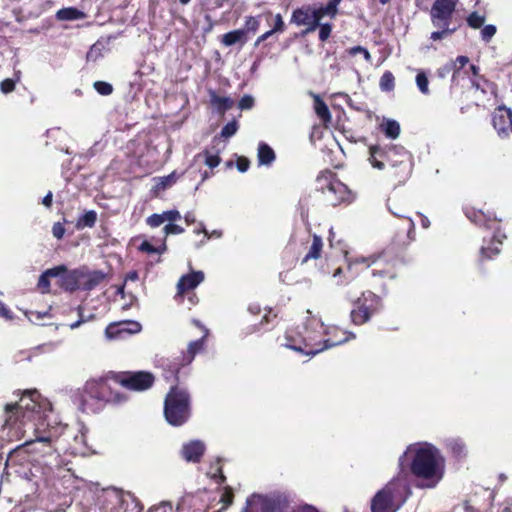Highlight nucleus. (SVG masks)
Masks as SVG:
<instances>
[{"label":"nucleus","instance_id":"22","mask_svg":"<svg viewBox=\"0 0 512 512\" xmlns=\"http://www.w3.org/2000/svg\"><path fill=\"white\" fill-rule=\"evenodd\" d=\"M211 103L222 112L229 110L233 106V100L229 97H220L215 92H211Z\"/></svg>","mask_w":512,"mask_h":512},{"label":"nucleus","instance_id":"7","mask_svg":"<svg viewBox=\"0 0 512 512\" xmlns=\"http://www.w3.org/2000/svg\"><path fill=\"white\" fill-rule=\"evenodd\" d=\"M116 395L109 378L88 380L81 393L82 406L89 405L92 401H113Z\"/></svg>","mask_w":512,"mask_h":512},{"label":"nucleus","instance_id":"37","mask_svg":"<svg viewBox=\"0 0 512 512\" xmlns=\"http://www.w3.org/2000/svg\"><path fill=\"white\" fill-rule=\"evenodd\" d=\"M341 0H331L328 2L327 5H325V12L327 14L328 17L330 18H335L337 13H338V7H339V4H340Z\"/></svg>","mask_w":512,"mask_h":512},{"label":"nucleus","instance_id":"57","mask_svg":"<svg viewBox=\"0 0 512 512\" xmlns=\"http://www.w3.org/2000/svg\"><path fill=\"white\" fill-rule=\"evenodd\" d=\"M273 35V31L269 30V31H266L265 33H263L261 36H259L257 38V40L255 41V46H258L261 42L267 40L270 36Z\"/></svg>","mask_w":512,"mask_h":512},{"label":"nucleus","instance_id":"13","mask_svg":"<svg viewBox=\"0 0 512 512\" xmlns=\"http://www.w3.org/2000/svg\"><path fill=\"white\" fill-rule=\"evenodd\" d=\"M142 325L134 320H123L110 323L105 329V336L110 339H120L125 336L140 333Z\"/></svg>","mask_w":512,"mask_h":512},{"label":"nucleus","instance_id":"31","mask_svg":"<svg viewBox=\"0 0 512 512\" xmlns=\"http://www.w3.org/2000/svg\"><path fill=\"white\" fill-rule=\"evenodd\" d=\"M416 84L421 91V93L427 95L429 93V81L428 77L424 72H419L416 76Z\"/></svg>","mask_w":512,"mask_h":512},{"label":"nucleus","instance_id":"58","mask_svg":"<svg viewBox=\"0 0 512 512\" xmlns=\"http://www.w3.org/2000/svg\"><path fill=\"white\" fill-rule=\"evenodd\" d=\"M52 198H53V195H52V192L49 191L46 196L43 198L42 200V204L47 207V208H50L51 205H52Z\"/></svg>","mask_w":512,"mask_h":512},{"label":"nucleus","instance_id":"33","mask_svg":"<svg viewBox=\"0 0 512 512\" xmlns=\"http://www.w3.org/2000/svg\"><path fill=\"white\" fill-rule=\"evenodd\" d=\"M238 130V123L236 120H233L229 123H227L221 130V137L223 138H230L233 135L236 134Z\"/></svg>","mask_w":512,"mask_h":512},{"label":"nucleus","instance_id":"61","mask_svg":"<svg viewBox=\"0 0 512 512\" xmlns=\"http://www.w3.org/2000/svg\"><path fill=\"white\" fill-rule=\"evenodd\" d=\"M127 280H131V281H135L138 279V273L133 271V272H130L127 274V277H126Z\"/></svg>","mask_w":512,"mask_h":512},{"label":"nucleus","instance_id":"40","mask_svg":"<svg viewBox=\"0 0 512 512\" xmlns=\"http://www.w3.org/2000/svg\"><path fill=\"white\" fill-rule=\"evenodd\" d=\"M349 54L354 56L356 54L363 55L367 62L371 61V54L369 51L362 46H355L349 49Z\"/></svg>","mask_w":512,"mask_h":512},{"label":"nucleus","instance_id":"34","mask_svg":"<svg viewBox=\"0 0 512 512\" xmlns=\"http://www.w3.org/2000/svg\"><path fill=\"white\" fill-rule=\"evenodd\" d=\"M496 32H497V28L495 25H492V24L485 25L481 29V32H480L481 38L483 41L489 42L494 37Z\"/></svg>","mask_w":512,"mask_h":512},{"label":"nucleus","instance_id":"1","mask_svg":"<svg viewBox=\"0 0 512 512\" xmlns=\"http://www.w3.org/2000/svg\"><path fill=\"white\" fill-rule=\"evenodd\" d=\"M408 454L413 455L410 465L411 472L421 479L420 486L424 488L435 487L444 474V460L439 451L429 444L411 446L399 459L400 466L403 465V457Z\"/></svg>","mask_w":512,"mask_h":512},{"label":"nucleus","instance_id":"2","mask_svg":"<svg viewBox=\"0 0 512 512\" xmlns=\"http://www.w3.org/2000/svg\"><path fill=\"white\" fill-rule=\"evenodd\" d=\"M40 395L36 390H28L24 392L20 399L14 403H8L4 410V425L8 427V437L12 439H20L24 435L22 427L26 421H30L36 414L40 413L41 404L39 403Z\"/></svg>","mask_w":512,"mask_h":512},{"label":"nucleus","instance_id":"4","mask_svg":"<svg viewBox=\"0 0 512 512\" xmlns=\"http://www.w3.org/2000/svg\"><path fill=\"white\" fill-rule=\"evenodd\" d=\"M458 0H435L430 9V19L432 25L438 30L430 35L433 41L442 40L452 35L457 28L451 27L453 14L455 12Z\"/></svg>","mask_w":512,"mask_h":512},{"label":"nucleus","instance_id":"32","mask_svg":"<svg viewBox=\"0 0 512 512\" xmlns=\"http://www.w3.org/2000/svg\"><path fill=\"white\" fill-rule=\"evenodd\" d=\"M139 249L141 251L147 252V253H158V254H161L164 251H166L167 247H166V244L164 242L162 243L161 246L154 247L148 241H144V242L141 243Z\"/></svg>","mask_w":512,"mask_h":512},{"label":"nucleus","instance_id":"21","mask_svg":"<svg viewBox=\"0 0 512 512\" xmlns=\"http://www.w3.org/2000/svg\"><path fill=\"white\" fill-rule=\"evenodd\" d=\"M322 247H323V242H322L321 237L318 235H314L312 245H311L308 253L304 257L303 262H306L310 259H318L321 254Z\"/></svg>","mask_w":512,"mask_h":512},{"label":"nucleus","instance_id":"29","mask_svg":"<svg viewBox=\"0 0 512 512\" xmlns=\"http://www.w3.org/2000/svg\"><path fill=\"white\" fill-rule=\"evenodd\" d=\"M259 26H260V16H258V17L249 16V17H246L245 25L242 30H245V35L248 32L255 33L259 29Z\"/></svg>","mask_w":512,"mask_h":512},{"label":"nucleus","instance_id":"63","mask_svg":"<svg viewBox=\"0 0 512 512\" xmlns=\"http://www.w3.org/2000/svg\"><path fill=\"white\" fill-rule=\"evenodd\" d=\"M70 277H71V274L67 276L65 283H64L66 289H69V290H70V286H73V284H74V281L71 280Z\"/></svg>","mask_w":512,"mask_h":512},{"label":"nucleus","instance_id":"27","mask_svg":"<svg viewBox=\"0 0 512 512\" xmlns=\"http://www.w3.org/2000/svg\"><path fill=\"white\" fill-rule=\"evenodd\" d=\"M380 88L383 91H391L395 86V78L389 71L385 72L380 78Z\"/></svg>","mask_w":512,"mask_h":512},{"label":"nucleus","instance_id":"64","mask_svg":"<svg viewBox=\"0 0 512 512\" xmlns=\"http://www.w3.org/2000/svg\"><path fill=\"white\" fill-rule=\"evenodd\" d=\"M470 70L472 71V74H473L474 76H478V74H479V68H478L477 66H475V65H471V66H470Z\"/></svg>","mask_w":512,"mask_h":512},{"label":"nucleus","instance_id":"51","mask_svg":"<svg viewBox=\"0 0 512 512\" xmlns=\"http://www.w3.org/2000/svg\"><path fill=\"white\" fill-rule=\"evenodd\" d=\"M455 69V63H447L442 68L438 70V75L440 77H445L447 74H449L451 71L454 72Z\"/></svg>","mask_w":512,"mask_h":512},{"label":"nucleus","instance_id":"39","mask_svg":"<svg viewBox=\"0 0 512 512\" xmlns=\"http://www.w3.org/2000/svg\"><path fill=\"white\" fill-rule=\"evenodd\" d=\"M232 501H233L232 490L230 488H226L220 498V502L223 503L221 510H225L229 505L232 504Z\"/></svg>","mask_w":512,"mask_h":512},{"label":"nucleus","instance_id":"41","mask_svg":"<svg viewBox=\"0 0 512 512\" xmlns=\"http://www.w3.org/2000/svg\"><path fill=\"white\" fill-rule=\"evenodd\" d=\"M204 157H205V160H204L205 164L210 168H214V167L218 166L220 163V157L218 155H214V154H210L209 152H205Z\"/></svg>","mask_w":512,"mask_h":512},{"label":"nucleus","instance_id":"6","mask_svg":"<svg viewBox=\"0 0 512 512\" xmlns=\"http://www.w3.org/2000/svg\"><path fill=\"white\" fill-rule=\"evenodd\" d=\"M317 189L322 192L324 201L336 206L349 198V190L345 184L335 178L330 171H324L316 179Z\"/></svg>","mask_w":512,"mask_h":512},{"label":"nucleus","instance_id":"42","mask_svg":"<svg viewBox=\"0 0 512 512\" xmlns=\"http://www.w3.org/2000/svg\"><path fill=\"white\" fill-rule=\"evenodd\" d=\"M164 222H165V218H164L163 213L162 214H153V215L149 216L147 219V223L151 227H159Z\"/></svg>","mask_w":512,"mask_h":512},{"label":"nucleus","instance_id":"59","mask_svg":"<svg viewBox=\"0 0 512 512\" xmlns=\"http://www.w3.org/2000/svg\"><path fill=\"white\" fill-rule=\"evenodd\" d=\"M184 218H185V221H186L188 224H190V223H194V222H195V215H194V213H192V212H188V213H186V215H185V217H184Z\"/></svg>","mask_w":512,"mask_h":512},{"label":"nucleus","instance_id":"43","mask_svg":"<svg viewBox=\"0 0 512 512\" xmlns=\"http://www.w3.org/2000/svg\"><path fill=\"white\" fill-rule=\"evenodd\" d=\"M183 232H184V229L181 226L173 224V223H169L164 227L165 237L170 234H181Z\"/></svg>","mask_w":512,"mask_h":512},{"label":"nucleus","instance_id":"23","mask_svg":"<svg viewBox=\"0 0 512 512\" xmlns=\"http://www.w3.org/2000/svg\"><path fill=\"white\" fill-rule=\"evenodd\" d=\"M382 129L385 135L391 139L398 138L400 134V125L395 120H387L382 124Z\"/></svg>","mask_w":512,"mask_h":512},{"label":"nucleus","instance_id":"62","mask_svg":"<svg viewBox=\"0 0 512 512\" xmlns=\"http://www.w3.org/2000/svg\"><path fill=\"white\" fill-rule=\"evenodd\" d=\"M293 512H317V510L314 509L313 507L307 506Z\"/></svg>","mask_w":512,"mask_h":512},{"label":"nucleus","instance_id":"46","mask_svg":"<svg viewBox=\"0 0 512 512\" xmlns=\"http://www.w3.org/2000/svg\"><path fill=\"white\" fill-rule=\"evenodd\" d=\"M254 104V99L250 95H245L239 101V108L241 110L250 109Z\"/></svg>","mask_w":512,"mask_h":512},{"label":"nucleus","instance_id":"5","mask_svg":"<svg viewBox=\"0 0 512 512\" xmlns=\"http://www.w3.org/2000/svg\"><path fill=\"white\" fill-rule=\"evenodd\" d=\"M165 418L171 425L180 426L190 416L189 395L185 390L171 388L164 403Z\"/></svg>","mask_w":512,"mask_h":512},{"label":"nucleus","instance_id":"14","mask_svg":"<svg viewBox=\"0 0 512 512\" xmlns=\"http://www.w3.org/2000/svg\"><path fill=\"white\" fill-rule=\"evenodd\" d=\"M392 155H399L402 158H405L407 153L403 147L394 146V147L389 148L387 151H382L379 147L372 146V147H370L369 161L374 168L381 170L385 167V164L383 161L378 160L377 157L379 156L381 158H384L387 162H389L394 167L395 164L392 162Z\"/></svg>","mask_w":512,"mask_h":512},{"label":"nucleus","instance_id":"30","mask_svg":"<svg viewBox=\"0 0 512 512\" xmlns=\"http://www.w3.org/2000/svg\"><path fill=\"white\" fill-rule=\"evenodd\" d=\"M97 219V215L94 211L86 212L78 221V226L92 227Z\"/></svg>","mask_w":512,"mask_h":512},{"label":"nucleus","instance_id":"12","mask_svg":"<svg viewBox=\"0 0 512 512\" xmlns=\"http://www.w3.org/2000/svg\"><path fill=\"white\" fill-rule=\"evenodd\" d=\"M290 21L297 26H305L306 29L303 32L304 34L315 31L319 26L313 5H303L302 7L295 9L292 12Z\"/></svg>","mask_w":512,"mask_h":512},{"label":"nucleus","instance_id":"45","mask_svg":"<svg viewBox=\"0 0 512 512\" xmlns=\"http://www.w3.org/2000/svg\"><path fill=\"white\" fill-rule=\"evenodd\" d=\"M274 19V27L271 29V31H273V34L283 32L285 30V23L283 21L281 14H277Z\"/></svg>","mask_w":512,"mask_h":512},{"label":"nucleus","instance_id":"19","mask_svg":"<svg viewBox=\"0 0 512 512\" xmlns=\"http://www.w3.org/2000/svg\"><path fill=\"white\" fill-rule=\"evenodd\" d=\"M314 98V110L317 116L324 124L331 121V113L326 103L320 98L319 95L311 94Z\"/></svg>","mask_w":512,"mask_h":512},{"label":"nucleus","instance_id":"9","mask_svg":"<svg viewBox=\"0 0 512 512\" xmlns=\"http://www.w3.org/2000/svg\"><path fill=\"white\" fill-rule=\"evenodd\" d=\"M285 497L252 495L247 499L246 506L242 512H284L287 508Z\"/></svg>","mask_w":512,"mask_h":512},{"label":"nucleus","instance_id":"54","mask_svg":"<svg viewBox=\"0 0 512 512\" xmlns=\"http://www.w3.org/2000/svg\"><path fill=\"white\" fill-rule=\"evenodd\" d=\"M64 271H66L65 266H58V267H54L52 269H48L45 272L49 275V277H56L61 272H64Z\"/></svg>","mask_w":512,"mask_h":512},{"label":"nucleus","instance_id":"8","mask_svg":"<svg viewBox=\"0 0 512 512\" xmlns=\"http://www.w3.org/2000/svg\"><path fill=\"white\" fill-rule=\"evenodd\" d=\"M355 307L350 313L351 320L356 325L369 321L372 314L380 307V298L371 291L363 292L354 302Z\"/></svg>","mask_w":512,"mask_h":512},{"label":"nucleus","instance_id":"36","mask_svg":"<svg viewBox=\"0 0 512 512\" xmlns=\"http://www.w3.org/2000/svg\"><path fill=\"white\" fill-rule=\"evenodd\" d=\"M175 181H176V174H175V172H173L167 176L159 178L158 182L156 184V188L157 189H165V188L169 187L170 185H172Z\"/></svg>","mask_w":512,"mask_h":512},{"label":"nucleus","instance_id":"20","mask_svg":"<svg viewBox=\"0 0 512 512\" xmlns=\"http://www.w3.org/2000/svg\"><path fill=\"white\" fill-rule=\"evenodd\" d=\"M275 160L273 149L265 143L258 147V162L260 165H270Z\"/></svg>","mask_w":512,"mask_h":512},{"label":"nucleus","instance_id":"3","mask_svg":"<svg viewBox=\"0 0 512 512\" xmlns=\"http://www.w3.org/2000/svg\"><path fill=\"white\" fill-rule=\"evenodd\" d=\"M410 494L407 481L395 478L379 491L372 500V512H396Z\"/></svg>","mask_w":512,"mask_h":512},{"label":"nucleus","instance_id":"10","mask_svg":"<svg viewBox=\"0 0 512 512\" xmlns=\"http://www.w3.org/2000/svg\"><path fill=\"white\" fill-rule=\"evenodd\" d=\"M113 381L135 391H142L150 388L154 382V377L148 372H126L117 375Z\"/></svg>","mask_w":512,"mask_h":512},{"label":"nucleus","instance_id":"55","mask_svg":"<svg viewBox=\"0 0 512 512\" xmlns=\"http://www.w3.org/2000/svg\"><path fill=\"white\" fill-rule=\"evenodd\" d=\"M488 251L491 252L493 255H497L500 250L498 247H494V248H485V247H482L481 249V254L483 257H486V258H491L492 255L491 254H488Z\"/></svg>","mask_w":512,"mask_h":512},{"label":"nucleus","instance_id":"25","mask_svg":"<svg viewBox=\"0 0 512 512\" xmlns=\"http://www.w3.org/2000/svg\"><path fill=\"white\" fill-rule=\"evenodd\" d=\"M80 11L77 10L76 8H63V9H60L57 14H56V17L57 19L59 20H75V19H78L79 16H80Z\"/></svg>","mask_w":512,"mask_h":512},{"label":"nucleus","instance_id":"18","mask_svg":"<svg viewBox=\"0 0 512 512\" xmlns=\"http://www.w3.org/2000/svg\"><path fill=\"white\" fill-rule=\"evenodd\" d=\"M247 36L245 35V30L237 29L230 31L224 34L221 38V43L224 46H232L236 43H241L242 45L246 43Z\"/></svg>","mask_w":512,"mask_h":512},{"label":"nucleus","instance_id":"52","mask_svg":"<svg viewBox=\"0 0 512 512\" xmlns=\"http://www.w3.org/2000/svg\"><path fill=\"white\" fill-rule=\"evenodd\" d=\"M149 512H172V507L167 503H162L157 507L151 508Z\"/></svg>","mask_w":512,"mask_h":512},{"label":"nucleus","instance_id":"26","mask_svg":"<svg viewBox=\"0 0 512 512\" xmlns=\"http://www.w3.org/2000/svg\"><path fill=\"white\" fill-rule=\"evenodd\" d=\"M207 334H208V331L205 330V334L201 339L189 343V345H188V354H189L188 362H191L192 359L194 358V356L196 355V353L203 349L204 339L207 336Z\"/></svg>","mask_w":512,"mask_h":512},{"label":"nucleus","instance_id":"56","mask_svg":"<svg viewBox=\"0 0 512 512\" xmlns=\"http://www.w3.org/2000/svg\"><path fill=\"white\" fill-rule=\"evenodd\" d=\"M325 7L324 6H320V7H315L314 6V12L317 16V22L320 23L321 19L325 16H327L326 12H325Z\"/></svg>","mask_w":512,"mask_h":512},{"label":"nucleus","instance_id":"17","mask_svg":"<svg viewBox=\"0 0 512 512\" xmlns=\"http://www.w3.org/2000/svg\"><path fill=\"white\" fill-rule=\"evenodd\" d=\"M203 280L204 274L201 271L182 276L177 284L178 293L183 294L185 291L194 289Z\"/></svg>","mask_w":512,"mask_h":512},{"label":"nucleus","instance_id":"50","mask_svg":"<svg viewBox=\"0 0 512 512\" xmlns=\"http://www.w3.org/2000/svg\"><path fill=\"white\" fill-rule=\"evenodd\" d=\"M15 81L13 79H5L2 81V93H9L14 90Z\"/></svg>","mask_w":512,"mask_h":512},{"label":"nucleus","instance_id":"11","mask_svg":"<svg viewBox=\"0 0 512 512\" xmlns=\"http://www.w3.org/2000/svg\"><path fill=\"white\" fill-rule=\"evenodd\" d=\"M106 275L101 271H81L74 270L71 273L70 279L74 281L73 286H70V290L81 288L83 290H92L98 286Z\"/></svg>","mask_w":512,"mask_h":512},{"label":"nucleus","instance_id":"47","mask_svg":"<svg viewBox=\"0 0 512 512\" xmlns=\"http://www.w3.org/2000/svg\"><path fill=\"white\" fill-rule=\"evenodd\" d=\"M468 62H469V58L467 56H458L455 61L451 62V63H455L453 78L455 77L458 70L461 69L462 67H464Z\"/></svg>","mask_w":512,"mask_h":512},{"label":"nucleus","instance_id":"35","mask_svg":"<svg viewBox=\"0 0 512 512\" xmlns=\"http://www.w3.org/2000/svg\"><path fill=\"white\" fill-rule=\"evenodd\" d=\"M95 90L101 95H110L113 92V87L110 83L104 81H96L94 83Z\"/></svg>","mask_w":512,"mask_h":512},{"label":"nucleus","instance_id":"24","mask_svg":"<svg viewBox=\"0 0 512 512\" xmlns=\"http://www.w3.org/2000/svg\"><path fill=\"white\" fill-rule=\"evenodd\" d=\"M348 339H349V337H347V336H345V337H343L341 339H337V340L326 339L324 341V346L323 347L311 349L309 351H306L305 354L306 355H310V356H314V355L318 354L319 352L323 351L324 349L331 348V347H334L336 345L342 344V343L348 341Z\"/></svg>","mask_w":512,"mask_h":512},{"label":"nucleus","instance_id":"48","mask_svg":"<svg viewBox=\"0 0 512 512\" xmlns=\"http://www.w3.org/2000/svg\"><path fill=\"white\" fill-rule=\"evenodd\" d=\"M52 234L55 238L62 239L65 234L64 226L60 222L54 223L52 227Z\"/></svg>","mask_w":512,"mask_h":512},{"label":"nucleus","instance_id":"53","mask_svg":"<svg viewBox=\"0 0 512 512\" xmlns=\"http://www.w3.org/2000/svg\"><path fill=\"white\" fill-rule=\"evenodd\" d=\"M237 168L240 172H245L249 168V161L246 158H239L237 160Z\"/></svg>","mask_w":512,"mask_h":512},{"label":"nucleus","instance_id":"15","mask_svg":"<svg viewBox=\"0 0 512 512\" xmlns=\"http://www.w3.org/2000/svg\"><path fill=\"white\" fill-rule=\"evenodd\" d=\"M493 126L502 138L508 137L512 132V110L499 107L493 114Z\"/></svg>","mask_w":512,"mask_h":512},{"label":"nucleus","instance_id":"28","mask_svg":"<svg viewBox=\"0 0 512 512\" xmlns=\"http://www.w3.org/2000/svg\"><path fill=\"white\" fill-rule=\"evenodd\" d=\"M485 22V16L483 15H480L479 13L477 12H473L471 13L468 17H467V24L473 28V29H479L483 26Z\"/></svg>","mask_w":512,"mask_h":512},{"label":"nucleus","instance_id":"38","mask_svg":"<svg viewBox=\"0 0 512 512\" xmlns=\"http://www.w3.org/2000/svg\"><path fill=\"white\" fill-rule=\"evenodd\" d=\"M319 39L321 41H326L331 34L332 31V25L329 23L321 24L319 23Z\"/></svg>","mask_w":512,"mask_h":512},{"label":"nucleus","instance_id":"44","mask_svg":"<svg viewBox=\"0 0 512 512\" xmlns=\"http://www.w3.org/2000/svg\"><path fill=\"white\" fill-rule=\"evenodd\" d=\"M38 287L42 290L43 293L48 292L49 287H50V282H49V275L46 272L41 274V276L39 277Z\"/></svg>","mask_w":512,"mask_h":512},{"label":"nucleus","instance_id":"60","mask_svg":"<svg viewBox=\"0 0 512 512\" xmlns=\"http://www.w3.org/2000/svg\"><path fill=\"white\" fill-rule=\"evenodd\" d=\"M219 474L220 481L223 482L225 480V476L222 474L221 468H217L216 472L212 474V478H216Z\"/></svg>","mask_w":512,"mask_h":512},{"label":"nucleus","instance_id":"49","mask_svg":"<svg viewBox=\"0 0 512 512\" xmlns=\"http://www.w3.org/2000/svg\"><path fill=\"white\" fill-rule=\"evenodd\" d=\"M163 215H164L165 221H169L171 223L174 221H177L181 218V215H180L179 211H177V210L165 211V212H163Z\"/></svg>","mask_w":512,"mask_h":512},{"label":"nucleus","instance_id":"16","mask_svg":"<svg viewBox=\"0 0 512 512\" xmlns=\"http://www.w3.org/2000/svg\"><path fill=\"white\" fill-rule=\"evenodd\" d=\"M205 446L200 441H191L182 448V456L188 462H198L204 453Z\"/></svg>","mask_w":512,"mask_h":512}]
</instances>
